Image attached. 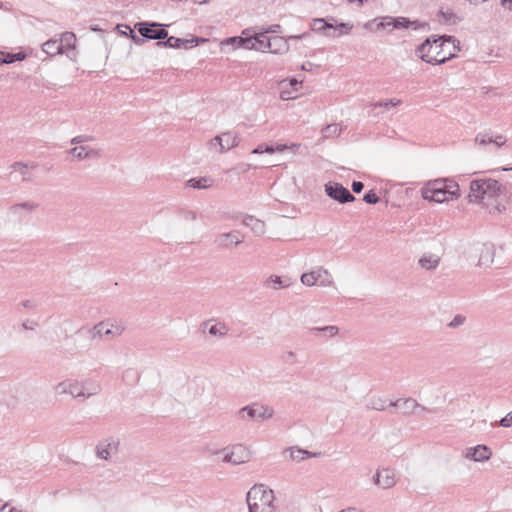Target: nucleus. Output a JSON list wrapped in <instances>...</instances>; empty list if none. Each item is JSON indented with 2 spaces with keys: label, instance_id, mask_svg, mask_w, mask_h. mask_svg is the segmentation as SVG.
I'll return each mask as SVG.
<instances>
[{
  "label": "nucleus",
  "instance_id": "obj_1",
  "mask_svg": "<svg viewBox=\"0 0 512 512\" xmlns=\"http://www.w3.org/2000/svg\"><path fill=\"white\" fill-rule=\"evenodd\" d=\"M459 49V41L453 36H431L417 46L415 54L426 63L439 65L455 57Z\"/></svg>",
  "mask_w": 512,
  "mask_h": 512
},
{
  "label": "nucleus",
  "instance_id": "obj_2",
  "mask_svg": "<svg viewBox=\"0 0 512 512\" xmlns=\"http://www.w3.org/2000/svg\"><path fill=\"white\" fill-rule=\"evenodd\" d=\"M249 512H274V493L264 485H255L247 493Z\"/></svg>",
  "mask_w": 512,
  "mask_h": 512
},
{
  "label": "nucleus",
  "instance_id": "obj_3",
  "mask_svg": "<svg viewBox=\"0 0 512 512\" xmlns=\"http://www.w3.org/2000/svg\"><path fill=\"white\" fill-rule=\"evenodd\" d=\"M447 189L440 188H422L421 195L424 200L434 201L437 203L456 200L461 196L460 188L457 182H449Z\"/></svg>",
  "mask_w": 512,
  "mask_h": 512
},
{
  "label": "nucleus",
  "instance_id": "obj_4",
  "mask_svg": "<svg viewBox=\"0 0 512 512\" xmlns=\"http://www.w3.org/2000/svg\"><path fill=\"white\" fill-rule=\"evenodd\" d=\"M126 326L124 323L115 320L101 321L95 324L91 329L88 330L91 339H101L106 337L108 339H114L119 337L125 331Z\"/></svg>",
  "mask_w": 512,
  "mask_h": 512
},
{
  "label": "nucleus",
  "instance_id": "obj_5",
  "mask_svg": "<svg viewBox=\"0 0 512 512\" xmlns=\"http://www.w3.org/2000/svg\"><path fill=\"white\" fill-rule=\"evenodd\" d=\"M237 415L241 420H245L246 418L250 420H267L273 417L274 409L268 405L252 403L239 409Z\"/></svg>",
  "mask_w": 512,
  "mask_h": 512
},
{
  "label": "nucleus",
  "instance_id": "obj_6",
  "mask_svg": "<svg viewBox=\"0 0 512 512\" xmlns=\"http://www.w3.org/2000/svg\"><path fill=\"white\" fill-rule=\"evenodd\" d=\"M301 282L302 284L310 287L314 285L322 287L334 285L331 273L323 267H318L310 272L303 273L301 275Z\"/></svg>",
  "mask_w": 512,
  "mask_h": 512
},
{
  "label": "nucleus",
  "instance_id": "obj_7",
  "mask_svg": "<svg viewBox=\"0 0 512 512\" xmlns=\"http://www.w3.org/2000/svg\"><path fill=\"white\" fill-rule=\"evenodd\" d=\"M163 26L157 22H138L135 24V29L145 39L160 41L168 36V32L161 28Z\"/></svg>",
  "mask_w": 512,
  "mask_h": 512
},
{
  "label": "nucleus",
  "instance_id": "obj_8",
  "mask_svg": "<svg viewBox=\"0 0 512 512\" xmlns=\"http://www.w3.org/2000/svg\"><path fill=\"white\" fill-rule=\"evenodd\" d=\"M119 444V439L115 437H108L100 440L95 447V454L97 458L108 461L117 454Z\"/></svg>",
  "mask_w": 512,
  "mask_h": 512
},
{
  "label": "nucleus",
  "instance_id": "obj_9",
  "mask_svg": "<svg viewBox=\"0 0 512 512\" xmlns=\"http://www.w3.org/2000/svg\"><path fill=\"white\" fill-rule=\"evenodd\" d=\"M244 241V235L239 230L220 233L215 239V245L220 249L232 250Z\"/></svg>",
  "mask_w": 512,
  "mask_h": 512
},
{
  "label": "nucleus",
  "instance_id": "obj_10",
  "mask_svg": "<svg viewBox=\"0 0 512 512\" xmlns=\"http://www.w3.org/2000/svg\"><path fill=\"white\" fill-rule=\"evenodd\" d=\"M326 194L339 203H348L355 200L354 195L342 184L337 182H328L325 184Z\"/></svg>",
  "mask_w": 512,
  "mask_h": 512
},
{
  "label": "nucleus",
  "instance_id": "obj_11",
  "mask_svg": "<svg viewBox=\"0 0 512 512\" xmlns=\"http://www.w3.org/2000/svg\"><path fill=\"white\" fill-rule=\"evenodd\" d=\"M166 40H160L156 43V45L158 47H169V48H181V47H185L187 48L188 45H198L199 43H203V42H206L207 39L205 38H198V37H194V38H191V39H182V38H177V37H174V36H170L167 38H165Z\"/></svg>",
  "mask_w": 512,
  "mask_h": 512
},
{
  "label": "nucleus",
  "instance_id": "obj_12",
  "mask_svg": "<svg viewBox=\"0 0 512 512\" xmlns=\"http://www.w3.org/2000/svg\"><path fill=\"white\" fill-rule=\"evenodd\" d=\"M373 482L382 489H389L396 484V474L389 468L377 470Z\"/></svg>",
  "mask_w": 512,
  "mask_h": 512
},
{
  "label": "nucleus",
  "instance_id": "obj_13",
  "mask_svg": "<svg viewBox=\"0 0 512 512\" xmlns=\"http://www.w3.org/2000/svg\"><path fill=\"white\" fill-rule=\"evenodd\" d=\"M201 329L203 332H206L207 330L211 336L217 338H224L229 331L228 326L224 322H220L215 319L204 321L201 324Z\"/></svg>",
  "mask_w": 512,
  "mask_h": 512
},
{
  "label": "nucleus",
  "instance_id": "obj_14",
  "mask_svg": "<svg viewBox=\"0 0 512 512\" xmlns=\"http://www.w3.org/2000/svg\"><path fill=\"white\" fill-rule=\"evenodd\" d=\"M214 140L218 143L219 153H224L225 151L238 146L240 142L238 135L232 132H224L217 135L214 137Z\"/></svg>",
  "mask_w": 512,
  "mask_h": 512
},
{
  "label": "nucleus",
  "instance_id": "obj_15",
  "mask_svg": "<svg viewBox=\"0 0 512 512\" xmlns=\"http://www.w3.org/2000/svg\"><path fill=\"white\" fill-rule=\"evenodd\" d=\"M267 32L268 31L247 36L246 49H255L261 52H268L267 41L270 40V37L267 36Z\"/></svg>",
  "mask_w": 512,
  "mask_h": 512
},
{
  "label": "nucleus",
  "instance_id": "obj_16",
  "mask_svg": "<svg viewBox=\"0 0 512 512\" xmlns=\"http://www.w3.org/2000/svg\"><path fill=\"white\" fill-rule=\"evenodd\" d=\"M492 456L491 450L486 445H477L475 447L467 448L465 458L471 459L475 462L488 461Z\"/></svg>",
  "mask_w": 512,
  "mask_h": 512
},
{
  "label": "nucleus",
  "instance_id": "obj_17",
  "mask_svg": "<svg viewBox=\"0 0 512 512\" xmlns=\"http://www.w3.org/2000/svg\"><path fill=\"white\" fill-rule=\"evenodd\" d=\"M220 453H224L223 462L238 465L244 463L245 453L241 445L233 446L231 450L223 449Z\"/></svg>",
  "mask_w": 512,
  "mask_h": 512
},
{
  "label": "nucleus",
  "instance_id": "obj_18",
  "mask_svg": "<svg viewBox=\"0 0 512 512\" xmlns=\"http://www.w3.org/2000/svg\"><path fill=\"white\" fill-rule=\"evenodd\" d=\"M479 260L478 266L480 267H488L494 261L495 256V247L493 244L485 243L482 244L479 249Z\"/></svg>",
  "mask_w": 512,
  "mask_h": 512
},
{
  "label": "nucleus",
  "instance_id": "obj_19",
  "mask_svg": "<svg viewBox=\"0 0 512 512\" xmlns=\"http://www.w3.org/2000/svg\"><path fill=\"white\" fill-rule=\"evenodd\" d=\"M69 154L78 160L96 159L100 157V151L89 146H76L69 150Z\"/></svg>",
  "mask_w": 512,
  "mask_h": 512
},
{
  "label": "nucleus",
  "instance_id": "obj_20",
  "mask_svg": "<svg viewBox=\"0 0 512 512\" xmlns=\"http://www.w3.org/2000/svg\"><path fill=\"white\" fill-rule=\"evenodd\" d=\"M388 406L402 408L404 414H417V408L420 407V404L413 398H405L391 401Z\"/></svg>",
  "mask_w": 512,
  "mask_h": 512
},
{
  "label": "nucleus",
  "instance_id": "obj_21",
  "mask_svg": "<svg viewBox=\"0 0 512 512\" xmlns=\"http://www.w3.org/2000/svg\"><path fill=\"white\" fill-rule=\"evenodd\" d=\"M483 183L485 198L496 199L504 192V187L497 180L483 179Z\"/></svg>",
  "mask_w": 512,
  "mask_h": 512
},
{
  "label": "nucleus",
  "instance_id": "obj_22",
  "mask_svg": "<svg viewBox=\"0 0 512 512\" xmlns=\"http://www.w3.org/2000/svg\"><path fill=\"white\" fill-rule=\"evenodd\" d=\"M268 52L273 54H283L289 50L288 41L282 36H273L270 37V40L267 41Z\"/></svg>",
  "mask_w": 512,
  "mask_h": 512
},
{
  "label": "nucleus",
  "instance_id": "obj_23",
  "mask_svg": "<svg viewBox=\"0 0 512 512\" xmlns=\"http://www.w3.org/2000/svg\"><path fill=\"white\" fill-rule=\"evenodd\" d=\"M207 387V383L201 379H193L189 381L187 385L188 392L194 400L201 399L204 396Z\"/></svg>",
  "mask_w": 512,
  "mask_h": 512
},
{
  "label": "nucleus",
  "instance_id": "obj_24",
  "mask_svg": "<svg viewBox=\"0 0 512 512\" xmlns=\"http://www.w3.org/2000/svg\"><path fill=\"white\" fill-rule=\"evenodd\" d=\"M469 202H480L485 199L483 179H476L470 183Z\"/></svg>",
  "mask_w": 512,
  "mask_h": 512
},
{
  "label": "nucleus",
  "instance_id": "obj_25",
  "mask_svg": "<svg viewBox=\"0 0 512 512\" xmlns=\"http://www.w3.org/2000/svg\"><path fill=\"white\" fill-rule=\"evenodd\" d=\"M242 223L250 228L256 236H261L265 233V223L252 215L245 216Z\"/></svg>",
  "mask_w": 512,
  "mask_h": 512
},
{
  "label": "nucleus",
  "instance_id": "obj_26",
  "mask_svg": "<svg viewBox=\"0 0 512 512\" xmlns=\"http://www.w3.org/2000/svg\"><path fill=\"white\" fill-rule=\"evenodd\" d=\"M289 454V459L292 461H302L307 457H316L317 453H311L308 450L301 449L299 447H290L284 451L285 454Z\"/></svg>",
  "mask_w": 512,
  "mask_h": 512
},
{
  "label": "nucleus",
  "instance_id": "obj_27",
  "mask_svg": "<svg viewBox=\"0 0 512 512\" xmlns=\"http://www.w3.org/2000/svg\"><path fill=\"white\" fill-rule=\"evenodd\" d=\"M440 263V257L432 253H424L419 259V265L426 270H434Z\"/></svg>",
  "mask_w": 512,
  "mask_h": 512
},
{
  "label": "nucleus",
  "instance_id": "obj_28",
  "mask_svg": "<svg viewBox=\"0 0 512 512\" xmlns=\"http://www.w3.org/2000/svg\"><path fill=\"white\" fill-rule=\"evenodd\" d=\"M390 21L392 23V29L412 28L413 30H417L422 26L418 21H411L405 17H397Z\"/></svg>",
  "mask_w": 512,
  "mask_h": 512
},
{
  "label": "nucleus",
  "instance_id": "obj_29",
  "mask_svg": "<svg viewBox=\"0 0 512 512\" xmlns=\"http://www.w3.org/2000/svg\"><path fill=\"white\" fill-rule=\"evenodd\" d=\"M83 392H85V398H90L94 395H97L101 391V386L96 381L87 379L84 381H81Z\"/></svg>",
  "mask_w": 512,
  "mask_h": 512
},
{
  "label": "nucleus",
  "instance_id": "obj_30",
  "mask_svg": "<svg viewBox=\"0 0 512 512\" xmlns=\"http://www.w3.org/2000/svg\"><path fill=\"white\" fill-rule=\"evenodd\" d=\"M76 42L75 34L72 32H64L61 34L58 44H61V51L64 53L67 49L74 48Z\"/></svg>",
  "mask_w": 512,
  "mask_h": 512
},
{
  "label": "nucleus",
  "instance_id": "obj_31",
  "mask_svg": "<svg viewBox=\"0 0 512 512\" xmlns=\"http://www.w3.org/2000/svg\"><path fill=\"white\" fill-rule=\"evenodd\" d=\"M42 50L49 56L62 54L61 44H58V39H49L42 45Z\"/></svg>",
  "mask_w": 512,
  "mask_h": 512
},
{
  "label": "nucleus",
  "instance_id": "obj_32",
  "mask_svg": "<svg viewBox=\"0 0 512 512\" xmlns=\"http://www.w3.org/2000/svg\"><path fill=\"white\" fill-rule=\"evenodd\" d=\"M39 207V204L36 203V202H33V201H25V202H22V203H16V204H13L10 208H9V211L12 213V214H18L20 210H25L27 212H33L35 211L37 208Z\"/></svg>",
  "mask_w": 512,
  "mask_h": 512
},
{
  "label": "nucleus",
  "instance_id": "obj_33",
  "mask_svg": "<svg viewBox=\"0 0 512 512\" xmlns=\"http://www.w3.org/2000/svg\"><path fill=\"white\" fill-rule=\"evenodd\" d=\"M341 127L337 123L329 124L321 131L323 139L336 138L341 134Z\"/></svg>",
  "mask_w": 512,
  "mask_h": 512
},
{
  "label": "nucleus",
  "instance_id": "obj_34",
  "mask_svg": "<svg viewBox=\"0 0 512 512\" xmlns=\"http://www.w3.org/2000/svg\"><path fill=\"white\" fill-rule=\"evenodd\" d=\"M311 334L323 333L327 337H335L339 333V328L335 325H329L324 327H312L309 329Z\"/></svg>",
  "mask_w": 512,
  "mask_h": 512
},
{
  "label": "nucleus",
  "instance_id": "obj_35",
  "mask_svg": "<svg viewBox=\"0 0 512 512\" xmlns=\"http://www.w3.org/2000/svg\"><path fill=\"white\" fill-rule=\"evenodd\" d=\"M71 387H70V395L75 399L86 400L85 392H83V387L81 381L76 379H71Z\"/></svg>",
  "mask_w": 512,
  "mask_h": 512
},
{
  "label": "nucleus",
  "instance_id": "obj_36",
  "mask_svg": "<svg viewBox=\"0 0 512 512\" xmlns=\"http://www.w3.org/2000/svg\"><path fill=\"white\" fill-rule=\"evenodd\" d=\"M187 185L194 189H205L211 186V179L207 177L191 178L187 181Z\"/></svg>",
  "mask_w": 512,
  "mask_h": 512
},
{
  "label": "nucleus",
  "instance_id": "obj_37",
  "mask_svg": "<svg viewBox=\"0 0 512 512\" xmlns=\"http://www.w3.org/2000/svg\"><path fill=\"white\" fill-rule=\"evenodd\" d=\"M246 39H247V36L246 37H237V36L230 37V38H227L224 41H222L221 45L222 46L231 45L232 49L240 48V47L246 49Z\"/></svg>",
  "mask_w": 512,
  "mask_h": 512
},
{
  "label": "nucleus",
  "instance_id": "obj_38",
  "mask_svg": "<svg viewBox=\"0 0 512 512\" xmlns=\"http://www.w3.org/2000/svg\"><path fill=\"white\" fill-rule=\"evenodd\" d=\"M449 182H455V181L452 179H449V178H438V179L428 181L423 188L447 189L448 185L450 184Z\"/></svg>",
  "mask_w": 512,
  "mask_h": 512
},
{
  "label": "nucleus",
  "instance_id": "obj_39",
  "mask_svg": "<svg viewBox=\"0 0 512 512\" xmlns=\"http://www.w3.org/2000/svg\"><path fill=\"white\" fill-rule=\"evenodd\" d=\"M366 407L371 410L383 411L387 408L386 401L380 397H372L368 400Z\"/></svg>",
  "mask_w": 512,
  "mask_h": 512
},
{
  "label": "nucleus",
  "instance_id": "obj_40",
  "mask_svg": "<svg viewBox=\"0 0 512 512\" xmlns=\"http://www.w3.org/2000/svg\"><path fill=\"white\" fill-rule=\"evenodd\" d=\"M36 166L37 165L34 163L28 164V163H24V162H15L11 165V168L14 171H19L23 175V180L28 181V180H30V178L26 177L27 169H29V168L34 169V168H36Z\"/></svg>",
  "mask_w": 512,
  "mask_h": 512
},
{
  "label": "nucleus",
  "instance_id": "obj_41",
  "mask_svg": "<svg viewBox=\"0 0 512 512\" xmlns=\"http://www.w3.org/2000/svg\"><path fill=\"white\" fill-rule=\"evenodd\" d=\"M266 286H272L274 289H281L289 286L288 283H284L280 276L271 275L265 282Z\"/></svg>",
  "mask_w": 512,
  "mask_h": 512
},
{
  "label": "nucleus",
  "instance_id": "obj_42",
  "mask_svg": "<svg viewBox=\"0 0 512 512\" xmlns=\"http://www.w3.org/2000/svg\"><path fill=\"white\" fill-rule=\"evenodd\" d=\"M71 379H66L55 385L54 390L59 395L68 394L70 395Z\"/></svg>",
  "mask_w": 512,
  "mask_h": 512
},
{
  "label": "nucleus",
  "instance_id": "obj_43",
  "mask_svg": "<svg viewBox=\"0 0 512 512\" xmlns=\"http://www.w3.org/2000/svg\"><path fill=\"white\" fill-rule=\"evenodd\" d=\"M326 29H335V27L332 24H329L324 19H314L313 21V30L315 31H323Z\"/></svg>",
  "mask_w": 512,
  "mask_h": 512
},
{
  "label": "nucleus",
  "instance_id": "obj_44",
  "mask_svg": "<svg viewBox=\"0 0 512 512\" xmlns=\"http://www.w3.org/2000/svg\"><path fill=\"white\" fill-rule=\"evenodd\" d=\"M26 58V54L23 52L18 53H5V64H11L16 61H22Z\"/></svg>",
  "mask_w": 512,
  "mask_h": 512
},
{
  "label": "nucleus",
  "instance_id": "obj_45",
  "mask_svg": "<svg viewBox=\"0 0 512 512\" xmlns=\"http://www.w3.org/2000/svg\"><path fill=\"white\" fill-rule=\"evenodd\" d=\"M401 103V100L399 99H388L384 101H379L373 104L374 107H383L385 109H390L393 107L398 106Z\"/></svg>",
  "mask_w": 512,
  "mask_h": 512
},
{
  "label": "nucleus",
  "instance_id": "obj_46",
  "mask_svg": "<svg viewBox=\"0 0 512 512\" xmlns=\"http://www.w3.org/2000/svg\"><path fill=\"white\" fill-rule=\"evenodd\" d=\"M466 321V317L461 315V314H457L454 316V318L448 323V327L449 328H457L461 325H463Z\"/></svg>",
  "mask_w": 512,
  "mask_h": 512
},
{
  "label": "nucleus",
  "instance_id": "obj_47",
  "mask_svg": "<svg viewBox=\"0 0 512 512\" xmlns=\"http://www.w3.org/2000/svg\"><path fill=\"white\" fill-rule=\"evenodd\" d=\"M494 425H500L504 428H508L512 426V411L506 414L502 419H500L498 422H495Z\"/></svg>",
  "mask_w": 512,
  "mask_h": 512
},
{
  "label": "nucleus",
  "instance_id": "obj_48",
  "mask_svg": "<svg viewBox=\"0 0 512 512\" xmlns=\"http://www.w3.org/2000/svg\"><path fill=\"white\" fill-rule=\"evenodd\" d=\"M363 200L368 204H376L379 202V197L373 190H370L364 195Z\"/></svg>",
  "mask_w": 512,
  "mask_h": 512
},
{
  "label": "nucleus",
  "instance_id": "obj_49",
  "mask_svg": "<svg viewBox=\"0 0 512 512\" xmlns=\"http://www.w3.org/2000/svg\"><path fill=\"white\" fill-rule=\"evenodd\" d=\"M475 142L479 145L492 143V136H489L488 134H478L475 138Z\"/></svg>",
  "mask_w": 512,
  "mask_h": 512
},
{
  "label": "nucleus",
  "instance_id": "obj_50",
  "mask_svg": "<svg viewBox=\"0 0 512 512\" xmlns=\"http://www.w3.org/2000/svg\"><path fill=\"white\" fill-rule=\"evenodd\" d=\"M181 216L187 222H193L197 219V213L189 210L182 211Z\"/></svg>",
  "mask_w": 512,
  "mask_h": 512
},
{
  "label": "nucleus",
  "instance_id": "obj_51",
  "mask_svg": "<svg viewBox=\"0 0 512 512\" xmlns=\"http://www.w3.org/2000/svg\"><path fill=\"white\" fill-rule=\"evenodd\" d=\"M92 139H93L92 136L78 135L71 140V144H81V143L87 142Z\"/></svg>",
  "mask_w": 512,
  "mask_h": 512
},
{
  "label": "nucleus",
  "instance_id": "obj_52",
  "mask_svg": "<svg viewBox=\"0 0 512 512\" xmlns=\"http://www.w3.org/2000/svg\"><path fill=\"white\" fill-rule=\"evenodd\" d=\"M389 20H394L393 17H385L382 19V21L378 24V28L387 29L392 28V23Z\"/></svg>",
  "mask_w": 512,
  "mask_h": 512
},
{
  "label": "nucleus",
  "instance_id": "obj_53",
  "mask_svg": "<svg viewBox=\"0 0 512 512\" xmlns=\"http://www.w3.org/2000/svg\"><path fill=\"white\" fill-rule=\"evenodd\" d=\"M492 143L498 147H501L506 143V138L503 135H498L495 138L492 137Z\"/></svg>",
  "mask_w": 512,
  "mask_h": 512
},
{
  "label": "nucleus",
  "instance_id": "obj_54",
  "mask_svg": "<svg viewBox=\"0 0 512 512\" xmlns=\"http://www.w3.org/2000/svg\"><path fill=\"white\" fill-rule=\"evenodd\" d=\"M351 187L353 192L360 193L364 188V184L360 181H353Z\"/></svg>",
  "mask_w": 512,
  "mask_h": 512
},
{
  "label": "nucleus",
  "instance_id": "obj_55",
  "mask_svg": "<svg viewBox=\"0 0 512 512\" xmlns=\"http://www.w3.org/2000/svg\"><path fill=\"white\" fill-rule=\"evenodd\" d=\"M129 29V36L131 37V39L135 42V43H142L144 42L143 39L139 38L137 35H135L134 33V30H132L131 28L127 27Z\"/></svg>",
  "mask_w": 512,
  "mask_h": 512
},
{
  "label": "nucleus",
  "instance_id": "obj_56",
  "mask_svg": "<svg viewBox=\"0 0 512 512\" xmlns=\"http://www.w3.org/2000/svg\"><path fill=\"white\" fill-rule=\"evenodd\" d=\"M285 358H286V361L287 362H295V358H296V353L293 352V351H288L285 355Z\"/></svg>",
  "mask_w": 512,
  "mask_h": 512
},
{
  "label": "nucleus",
  "instance_id": "obj_57",
  "mask_svg": "<svg viewBox=\"0 0 512 512\" xmlns=\"http://www.w3.org/2000/svg\"><path fill=\"white\" fill-rule=\"evenodd\" d=\"M280 98H281V100L286 101V100H289V99H293L294 97L290 95L289 91L283 90L280 93Z\"/></svg>",
  "mask_w": 512,
  "mask_h": 512
},
{
  "label": "nucleus",
  "instance_id": "obj_58",
  "mask_svg": "<svg viewBox=\"0 0 512 512\" xmlns=\"http://www.w3.org/2000/svg\"><path fill=\"white\" fill-rule=\"evenodd\" d=\"M417 410H419L420 412H426V413H436L437 412L436 408L430 409L421 404H420V407L417 408Z\"/></svg>",
  "mask_w": 512,
  "mask_h": 512
},
{
  "label": "nucleus",
  "instance_id": "obj_59",
  "mask_svg": "<svg viewBox=\"0 0 512 512\" xmlns=\"http://www.w3.org/2000/svg\"><path fill=\"white\" fill-rule=\"evenodd\" d=\"M21 305L24 307V308H35L36 305L34 304L33 301L31 300H24L22 301Z\"/></svg>",
  "mask_w": 512,
  "mask_h": 512
},
{
  "label": "nucleus",
  "instance_id": "obj_60",
  "mask_svg": "<svg viewBox=\"0 0 512 512\" xmlns=\"http://www.w3.org/2000/svg\"><path fill=\"white\" fill-rule=\"evenodd\" d=\"M264 151L267 154H273V153H275V146L274 145L264 144Z\"/></svg>",
  "mask_w": 512,
  "mask_h": 512
},
{
  "label": "nucleus",
  "instance_id": "obj_61",
  "mask_svg": "<svg viewBox=\"0 0 512 512\" xmlns=\"http://www.w3.org/2000/svg\"><path fill=\"white\" fill-rule=\"evenodd\" d=\"M264 151V144L258 145L255 149L252 150V154H263Z\"/></svg>",
  "mask_w": 512,
  "mask_h": 512
},
{
  "label": "nucleus",
  "instance_id": "obj_62",
  "mask_svg": "<svg viewBox=\"0 0 512 512\" xmlns=\"http://www.w3.org/2000/svg\"><path fill=\"white\" fill-rule=\"evenodd\" d=\"M288 149V145L287 144H277L275 145V153L276 152H283L285 150Z\"/></svg>",
  "mask_w": 512,
  "mask_h": 512
},
{
  "label": "nucleus",
  "instance_id": "obj_63",
  "mask_svg": "<svg viewBox=\"0 0 512 512\" xmlns=\"http://www.w3.org/2000/svg\"><path fill=\"white\" fill-rule=\"evenodd\" d=\"M313 64L311 62H306L301 66V69L304 71H311Z\"/></svg>",
  "mask_w": 512,
  "mask_h": 512
},
{
  "label": "nucleus",
  "instance_id": "obj_64",
  "mask_svg": "<svg viewBox=\"0 0 512 512\" xmlns=\"http://www.w3.org/2000/svg\"><path fill=\"white\" fill-rule=\"evenodd\" d=\"M301 144L299 143H292L288 145V149L292 150L294 153L300 148Z\"/></svg>",
  "mask_w": 512,
  "mask_h": 512
}]
</instances>
